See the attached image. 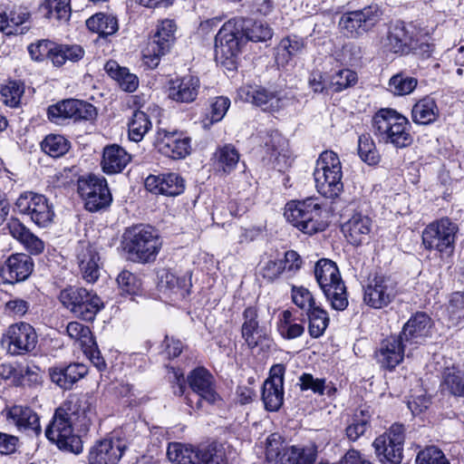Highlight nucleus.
<instances>
[{
	"label": "nucleus",
	"instance_id": "obj_1",
	"mask_svg": "<svg viewBox=\"0 0 464 464\" xmlns=\"http://www.w3.org/2000/svg\"><path fill=\"white\" fill-rule=\"evenodd\" d=\"M95 417L92 397L87 394L71 396L55 411L52 422L45 430V436L60 450L79 454L82 451V442L73 432L72 421H77L82 429L87 430Z\"/></svg>",
	"mask_w": 464,
	"mask_h": 464
},
{
	"label": "nucleus",
	"instance_id": "obj_2",
	"mask_svg": "<svg viewBox=\"0 0 464 464\" xmlns=\"http://www.w3.org/2000/svg\"><path fill=\"white\" fill-rule=\"evenodd\" d=\"M411 129L409 120L393 109H381L372 118V130L379 141L398 149L412 143Z\"/></svg>",
	"mask_w": 464,
	"mask_h": 464
},
{
	"label": "nucleus",
	"instance_id": "obj_3",
	"mask_svg": "<svg viewBox=\"0 0 464 464\" xmlns=\"http://www.w3.org/2000/svg\"><path fill=\"white\" fill-rule=\"evenodd\" d=\"M162 246V241L153 227L138 225L124 233V249L129 258L136 263L153 262Z\"/></svg>",
	"mask_w": 464,
	"mask_h": 464
},
{
	"label": "nucleus",
	"instance_id": "obj_4",
	"mask_svg": "<svg viewBox=\"0 0 464 464\" xmlns=\"http://www.w3.org/2000/svg\"><path fill=\"white\" fill-rule=\"evenodd\" d=\"M314 179L317 191L328 198H335L343 190L342 163L332 150L323 151L315 162Z\"/></svg>",
	"mask_w": 464,
	"mask_h": 464
},
{
	"label": "nucleus",
	"instance_id": "obj_5",
	"mask_svg": "<svg viewBox=\"0 0 464 464\" xmlns=\"http://www.w3.org/2000/svg\"><path fill=\"white\" fill-rule=\"evenodd\" d=\"M323 207L318 199L308 198L292 200L285 205V219L298 230L307 235L324 231L326 223L323 220Z\"/></svg>",
	"mask_w": 464,
	"mask_h": 464
},
{
	"label": "nucleus",
	"instance_id": "obj_6",
	"mask_svg": "<svg viewBox=\"0 0 464 464\" xmlns=\"http://www.w3.org/2000/svg\"><path fill=\"white\" fill-rule=\"evenodd\" d=\"M314 276L332 308L343 311L348 305V299L336 264L330 259H320L314 266Z\"/></svg>",
	"mask_w": 464,
	"mask_h": 464
},
{
	"label": "nucleus",
	"instance_id": "obj_7",
	"mask_svg": "<svg viewBox=\"0 0 464 464\" xmlns=\"http://www.w3.org/2000/svg\"><path fill=\"white\" fill-rule=\"evenodd\" d=\"M167 456L174 464H227L222 449L216 443L195 448L173 442L168 447Z\"/></svg>",
	"mask_w": 464,
	"mask_h": 464
},
{
	"label": "nucleus",
	"instance_id": "obj_8",
	"mask_svg": "<svg viewBox=\"0 0 464 464\" xmlns=\"http://www.w3.org/2000/svg\"><path fill=\"white\" fill-rule=\"evenodd\" d=\"M234 18L226 22L215 38V57L218 62L227 68L235 66L236 58L246 44Z\"/></svg>",
	"mask_w": 464,
	"mask_h": 464
},
{
	"label": "nucleus",
	"instance_id": "obj_9",
	"mask_svg": "<svg viewBox=\"0 0 464 464\" xmlns=\"http://www.w3.org/2000/svg\"><path fill=\"white\" fill-rule=\"evenodd\" d=\"M459 227L448 218L430 223L422 231V245L440 254L452 253Z\"/></svg>",
	"mask_w": 464,
	"mask_h": 464
},
{
	"label": "nucleus",
	"instance_id": "obj_10",
	"mask_svg": "<svg viewBox=\"0 0 464 464\" xmlns=\"http://www.w3.org/2000/svg\"><path fill=\"white\" fill-rule=\"evenodd\" d=\"M405 428L393 423L383 434L377 437L372 446L383 464H400L402 459Z\"/></svg>",
	"mask_w": 464,
	"mask_h": 464
},
{
	"label": "nucleus",
	"instance_id": "obj_11",
	"mask_svg": "<svg viewBox=\"0 0 464 464\" xmlns=\"http://www.w3.org/2000/svg\"><path fill=\"white\" fill-rule=\"evenodd\" d=\"M15 208L21 214L27 215L40 227H48L53 219L54 211L48 199L40 194L24 192L16 199Z\"/></svg>",
	"mask_w": 464,
	"mask_h": 464
},
{
	"label": "nucleus",
	"instance_id": "obj_12",
	"mask_svg": "<svg viewBox=\"0 0 464 464\" xmlns=\"http://www.w3.org/2000/svg\"><path fill=\"white\" fill-rule=\"evenodd\" d=\"M78 191L85 201V208L94 212L110 205L111 195L106 179L102 176L88 175L78 180Z\"/></svg>",
	"mask_w": 464,
	"mask_h": 464
},
{
	"label": "nucleus",
	"instance_id": "obj_13",
	"mask_svg": "<svg viewBox=\"0 0 464 464\" xmlns=\"http://www.w3.org/2000/svg\"><path fill=\"white\" fill-rule=\"evenodd\" d=\"M382 14L379 6L372 5L343 14L339 25L351 37H359L371 31L381 20Z\"/></svg>",
	"mask_w": 464,
	"mask_h": 464
},
{
	"label": "nucleus",
	"instance_id": "obj_14",
	"mask_svg": "<svg viewBox=\"0 0 464 464\" xmlns=\"http://www.w3.org/2000/svg\"><path fill=\"white\" fill-rule=\"evenodd\" d=\"M427 34V32L422 34L412 23L398 21L389 29L384 49L394 53H408L412 48L419 46L420 37Z\"/></svg>",
	"mask_w": 464,
	"mask_h": 464
},
{
	"label": "nucleus",
	"instance_id": "obj_15",
	"mask_svg": "<svg viewBox=\"0 0 464 464\" xmlns=\"http://www.w3.org/2000/svg\"><path fill=\"white\" fill-rule=\"evenodd\" d=\"M176 28V24L171 19H163L158 23L156 32L144 53L146 63L151 67L159 64L160 57L169 51L175 40Z\"/></svg>",
	"mask_w": 464,
	"mask_h": 464
},
{
	"label": "nucleus",
	"instance_id": "obj_16",
	"mask_svg": "<svg viewBox=\"0 0 464 464\" xmlns=\"http://www.w3.org/2000/svg\"><path fill=\"white\" fill-rule=\"evenodd\" d=\"M37 341L38 337L34 327L24 322L11 324L2 339L7 352L13 355L24 354L33 351Z\"/></svg>",
	"mask_w": 464,
	"mask_h": 464
},
{
	"label": "nucleus",
	"instance_id": "obj_17",
	"mask_svg": "<svg viewBox=\"0 0 464 464\" xmlns=\"http://www.w3.org/2000/svg\"><path fill=\"white\" fill-rule=\"evenodd\" d=\"M396 295L395 281L391 276L377 275L364 287L363 301L372 308L382 309L389 305Z\"/></svg>",
	"mask_w": 464,
	"mask_h": 464
},
{
	"label": "nucleus",
	"instance_id": "obj_18",
	"mask_svg": "<svg viewBox=\"0 0 464 464\" xmlns=\"http://www.w3.org/2000/svg\"><path fill=\"white\" fill-rule=\"evenodd\" d=\"M154 144L161 154L173 160L184 159L191 151L190 138L179 131L158 130Z\"/></svg>",
	"mask_w": 464,
	"mask_h": 464
},
{
	"label": "nucleus",
	"instance_id": "obj_19",
	"mask_svg": "<svg viewBox=\"0 0 464 464\" xmlns=\"http://www.w3.org/2000/svg\"><path fill=\"white\" fill-rule=\"evenodd\" d=\"M125 450V443L116 437L97 440L89 450L88 464H118Z\"/></svg>",
	"mask_w": 464,
	"mask_h": 464
},
{
	"label": "nucleus",
	"instance_id": "obj_20",
	"mask_svg": "<svg viewBox=\"0 0 464 464\" xmlns=\"http://www.w3.org/2000/svg\"><path fill=\"white\" fill-rule=\"evenodd\" d=\"M2 414L9 425L14 426L17 430L30 432L38 436L42 432L40 418L30 407L14 405L5 408Z\"/></svg>",
	"mask_w": 464,
	"mask_h": 464
},
{
	"label": "nucleus",
	"instance_id": "obj_21",
	"mask_svg": "<svg viewBox=\"0 0 464 464\" xmlns=\"http://www.w3.org/2000/svg\"><path fill=\"white\" fill-rule=\"evenodd\" d=\"M410 346L398 335H392L383 340L376 352V360L381 367L392 371L403 360L405 353Z\"/></svg>",
	"mask_w": 464,
	"mask_h": 464
},
{
	"label": "nucleus",
	"instance_id": "obj_22",
	"mask_svg": "<svg viewBox=\"0 0 464 464\" xmlns=\"http://www.w3.org/2000/svg\"><path fill=\"white\" fill-rule=\"evenodd\" d=\"M34 270L32 257L24 253L13 254L7 257L0 269L3 280L8 284L24 281Z\"/></svg>",
	"mask_w": 464,
	"mask_h": 464
},
{
	"label": "nucleus",
	"instance_id": "obj_23",
	"mask_svg": "<svg viewBox=\"0 0 464 464\" xmlns=\"http://www.w3.org/2000/svg\"><path fill=\"white\" fill-rule=\"evenodd\" d=\"M145 188L156 195L175 197L185 190V180L178 173L150 175L145 179Z\"/></svg>",
	"mask_w": 464,
	"mask_h": 464
},
{
	"label": "nucleus",
	"instance_id": "obj_24",
	"mask_svg": "<svg viewBox=\"0 0 464 464\" xmlns=\"http://www.w3.org/2000/svg\"><path fill=\"white\" fill-rule=\"evenodd\" d=\"M189 387L202 400L210 404L217 403L220 397L216 391L214 376L204 367H197L188 375Z\"/></svg>",
	"mask_w": 464,
	"mask_h": 464
},
{
	"label": "nucleus",
	"instance_id": "obj_25",
	"mask_svg": "<svg viewBox=\"0 0 464 464\" xmlns=\"http://www.w3.org/2000/svg\"><path fill=\"white\" fill-rule=\"evenodd\" d=\"M241 101L262 107L265 111H275L281 108L284 99L277 93L258 86H242L237 91Z\"/></svg>",
	"mask_w": 464,
	"mask_h": 464
},
{
	"label": "nucleus",
	"instance_id": "obj_26",
	"mask_svg": "<svg viewBox=\"0 0 464 464\" xmlns=\"http://www.w3.org/2000/svg\"><path fill=\"white\" fill-rule=\"evenodd\" d=\"M430 326L431 320L429 315L417 313L404 324L399 336L410 346V351H412L430 335Z\"/></svg>",
	"mask_w": 464,
	"mask_h": 464
},
{
	"label": "nucleus",
	"instance_id": "obj_27",
	"mask_svg": "<svg viewBox=\"0 0 464 464\" xmlns=\"http://www.w3.org/2000/svg\"><path fill=\"white\" fill-rule=\"evenodd\" d=\"M76 259L83 279L94 283L100 276V256L89 242L80 241L76 248Z\"/></svg>",
	"mask_w": 464,
	"mask_h": 464
},
{
	"label": "nucleus",
	"instance_id": "obj_28",
	"mask_svg": "<svg viewBox=\"0 0 464 464\" xmlns=\"http://www.w3.org/2000/svg\"><path fill=\"white\" fill-rule=\"evenodd\" d=\"M200 89V81L194 75L177 77L169 82L168 97L177 102H194Z\"/></svg>",
	"mask_w": 464,
	"mask_h": 464
},
{
	"label": "nucleus",
	"instance_id": "obj_29",
	"mask_svg": "<svg viewBox=\"0 0 464 464\" xmlns=\"http://www.w3.org/2000/svg\"><path fill=\"white\" fill-rule=\"evenodd\" d=\"M191 286L190 279L185 276H179L169 269L159 272L158 287L163 294L174 297L175 300L183 299L188 295Z\"/></svg>",
	"mask_w": 464,
	"mask_h": 464
},
{
	"label": "nucleus",
	"instance_id": "obj_30",
	"mask_svg": "<svg viewBox=\"0 0 464 464\" xmlns=\"http://www.w3.org/2000/svg\"><path fill=\"white\" fill-rule=\"evenodd\" d=\"M372 228V219L362 213H354L342 225V232L349 243L360 246L370 238Z\"/></svg>",
	"mask_w": 464,
	"mask_h": 464
},
{
	"label": "nucleus",
	"instance_id": "obj_31",
	"mask_svg": "<svg viewBox=\"0 0 464 464\" xmlns=\"http://www.w3.org/2000/svg\"><path fill=\"white\" fill-rule=\"evenodd\" d=\"M6 228L9 234L16 239L24 248L31 255H40L44 250V242L31 232L17 218H12L8 221Z\"/></svg>",
	"mask_w": 464,
	"mask_h": 464
},
{
	"label": "nucleus",
	"instance_id": "obj_32",
	"mask_svg": "<svg viewBox=\"0 0 464 464\" xmlns=\"http://www.w3.org/2000/svg\"><path fill=\"white\" fill-rule=\"evenodd\" d=\"M88 373V367L80 362L66 366L53 367L49 370L52 382L63 390H70L78 381Z\"/></svg>",
	"mask_w": 464,
	"mask_h": 464
},
{
	"label": "nucleus",
	"instance_id": "obj_33",
	"mask_svg": "<svg viewBox=\"0 0 464 464\" xmlns=\"http://www.w3.org/2000/svg\"><path fill=\"white\" fill-rule=\"evenodd\" d=\"M306 48L305 39L295 34L281 39L276 48V63L278 66H286L293 58L302 54Z\"/></svg>",
	"mask_w": 464,
	"mask_h": 464
},
{
	"label": "nucleus",
	"instance_id": "obj_34",
	"mask_svg": "<svg viewBox=\"0 0 464 464\" xmlns=\"http://www.w3.org/2000/svg\"><path fill=\"white\" fill-rule=\"evenodd\" d=\"M130 161V155L119 145L106 146L102 159V169L106 174L121 172Z\"/></svg>",
	"mask_w": 464,
	"mask_h": 464
},
{
	"label": "nucleus",
	"instance_id": "obj_35",
	"mask_svg": "<svg viewBox=\"0 0 464 464\" xmlns=\"http://www.w3.org/2000/svg\"><path fill=\"white\" fill-rule=\"evenodd\" d=\"M234 19L237 24H239L238 29L246 43L247 41L266 42L273 36V30L266 23L243 17H235Z\"/></svg>",
	"mask_w": 464,
	"mask_h": 464
},
{
	"label": "nucleus",
	"instance_id": "obj_36",
	"mask_svg": "<svg viewBox=\"0 0 464 464\" xmlns=\"http://www.w3.org/2000/svg\"><path fill=\"white\" fill-rule=\"evenodd\" d=\"M262 401L268 411H277L284 402V383L280 375L268 378L263 384Z\"/></svg>",
	"mask_w": 464,
	"mask_h": 464
},
{
	"label": "nucleus",
	"instance_id": "obj_37",
	"mask_svg": "<svg viewBox=\"0 0 464 464\" xmlns=\"http://www.w3.org/2000/svg\"><path fill=\"white\" fill-rule=\"evenodd\" d=\"M240 159L237 149L232 144L218 146L212 156L215 169L223 174L231 173Z\"/></svg>",
	"mask_w": 464,
	"mask_h": 464
},
{
	"label": "nucleus",
	"instance_id": "obj_38",
	"mask_svg": "<svg viewBox=\"0 0 464 464\" xmlns=\"http://www.w3.org/2000/svg\"><path fill=\"white\" fill-rule=\"evenodd\" d=\"M39 12L52 23H67L72 14L71 0H44Z\"/></svg>",
	"mask_w": 464,
	"mask_h": 464
},
{
	"label": "nucleus",
	"instance_id": "obj_39",
	"mask_svg": "<svg viewBox=\"0 0 464 464\" xmlns=\"http://www.w3.org/2000/svg\"><path fill=\"white\" fill-rule=\"evenodd\" d=\"M439 115L440 110L436 101L430 96L419 100L411 110V119L419 125L431 124L436 121Z\"/></svg>",
	"mask_w": 464,
	"mask_h": 464
},
{
	"label": "nucleus",
	"instance_id": "obj_40",
	"mask_svg": "<svg viewBox=\"0 0 464 464\" xmlns=\"http://www.w3.org/2000/svg\"><path fill=\"white\" fill-rule=\"evenodd\" d=\"M87 28L101 37L114 34L119 29L118 19L110 14L97 13L86 20Z\"/></svg>",
	"mask_w": 464,
	"mask_h": 464
},
{
	"label": "nucleus",
	"instance_id": "obj_41",
	"mask_svg": "<svg viewBox=\"0 0 464 464\" xmlns=\"http://www.w3.org/2000/svg\"><path fill=\"white\" fill-rule=\"evenodd\" d=\"M244 323L241 328L242 338L250 349H254L259 343V324L257 310L255 307H246L243 313Z\"/></svg>",
	"mask_w": 464,
	"mask_h": 464
},
{
	"label": "nucleus",
	"instance_id": "obj_42",
	"mask_svg": "<svg viewBox=\"0 0 464 464\" xmlns=\"http://www.w3.org/2000/svg\"><path fill=\"white\" fill-rule=\"evenodd\" d=\"M28 18L29 13L22 6L0 13V31L6 35L16 34L19 33V26Z\"/></svg>",
	"mask_w": 464,
	"mask_h": 464
},
{
	"label": "nucleus",
	"instance_id": "obj_43",
	"mask_svg": "<svg viewBox=\"0 0 464 464\" xmlns=\"http://www.w3.org/2000/svg\"><path fill=\"white\" fill-rule=\"evenodd\" d=\"M104 69L112 79L117 81L123 91L132 92L137 90L139 86L138 77L130 73L127 68L121 67L114 61H109L106 63Z\"/></svg>",
	"mask_w": 464,
	"mask_h": 464
},
{
	"label": "nucleus",
	"instance_id": "obj_44",
	"mask_svg": "<svg viewBox=\"0 0 464 464\" xmlns=\"http://www.w3.org/2000/svg\"><path fill=\"white\" fill-rule=\"evenodd\" d=\"M103 307L104 304L100 296L86 289L74 315L83 321L92 322Z\"/></svg>",
	"mask_w": 464,
	"mask_h": 464
},
{
	"label": "nucleus",
	"instance_id": "obj_45",
	"mask_svg": "<svg viewBox=\"0 0 464 464\" xmlns=\"http://www.w3.org/2000/svg\"><path fill=\"white\" fill-rule=\"evenodd\" d=\"M84 50L78 44H54L52 53V62L56 66H62L70 61H80L84 56Z\"/></svg>",
	"mask_w": 464,
	"mask_h": 464
},
{
	"label": "nucleus",
	"instance_id": "obj_46",
	"mask_svg": "<svg viewBox=\"0 0 464 464\" xmlns=\"http://www.w3.org/2000/svg\"><path fill=\"white\" fill-rule=\"evenodd\" d=\"M308 318V332L311 337H321L328 327L330 318L327 312L320 305H316L306 313Z\"/></svg>",
	"mask_w": 464,
	"mask_h": 464
},
{
	"label": "nucleus",
	"instance_id": "obj_47",
	"mask_svg": "<svg viewBox=\"0 0 464 464\" xmlns=\"http://www.w3.org/2000/svg\"><path fill=\"white\" fill-rule=\"evenodd\" d=\"M151 128L148 115L141 111H134L128 123V132L130 140L139 142Z\"/></svg>",
	"mask_w": 464,
	"mask_h": 464
},
{
	"label": "nucleus",
	"instance_id": "obj_48",
	"mask_svg": "<svg viewBox=\"0 0 464 464\" xmlns=\"http://www.w3.org/2000/svg\"><path fill=\"white\" fill-rule=\"evenodd\" d=\"M277 330L284 339L292 340L300 337L304 332V327L293 319V314L289 310H285L281 314Z\"/></svg>",
	"mask_w": 464,
	"mask_h": 464
},
{
	"label": "nucleus",
	"instance_id": "obj_49",
	"mask_svg": "<svg viewBox=\"0 0 464 464\" xmlns=\"http://www.w3.org/2000/svg\"><path fill=\"white\" fill-rule=\"evenodd\" d=\"M357 73L350 69H341L330 76L328 81L329 91L341 92L356 84Z\"/></svg>",
	"mask_w": 464,
	"mask_h": 464
},
{
	"label": "nucleus",
	"instance_id": "obj_50",
	"mask_svg": "<svg viewBox=\"0 0 464 464\" xmlns=\"http://www.w3.org/2000/svg\"><path fill=\"white\" fill-rule=\"evenodd\" d=\"M280 459L285 464H314L315 453L312 448L292 446L284 451Z\"/></svg>",
	"mask_w": 464,
	"mask_h": 464
},
{
	"label": "nucleus",
	"instance_id": "obj_51",
	"mask_svg": "<svg viewBox=\"0 0 464 464\" xmlns=\"http://www.w3.org/2000/svg\"><path fill=\"white\" fill-rule=\"evenodd\" d=\"M418 80L404 72L397 73L389 80V91L397 96L411 93L417 87Z\"/></svg>",
	"mask_w": 464,
	"mask_h": 464
},
{
	"label": "nucleus",
	"instance_id": "obj_52",
	"mask_svg": "<svg viewBox=\"0 0 464 464\" xmlns=\"http://www.w3.org/2000/svg\"><path fill=\"white\" fill-rule=\"evenodd\" d=\"M371 415L367 411L355 412L345 429L346 436L351 441H356L370 427Z\"/></svg>",
	"mask_w": 464,
	"mask_h": 464
},
{
	"label": "nucleus",
	"instance_id": "obj_53",
	"mask_svg": "<svg viewBox=\"0 0 464 464\" xmlns=\"http://www.w3.org/2000/svg\"><path fill=\"white\" fill-rule=\"evenodd\" d=\"M358 155L368 165L373 166L379 163L380 154L370 134L364 133L359 136Z\"/></svg>",
	"mask_w": 464,
	"mask_h": 464
},
{
	"label": "nucleus",
	"instance_id": "obj_54",
	"mask_svg": "<svg viewBox=\"0 0 464 464\" xmlns=\"http://www.w3.org/2000/svg\"><path fill=\"white\" fill-rule=\"evenodd\" d=\"M75 103V99H69L50 106L47 111L48 119L57 124L66 119L73 120Z\"/></svg>",
	"mask_w": 464,
	"mask_h": 464
},
{
	"label": "nucleus",
	"instance_id": "obj_55",
	"mask_svg": "<svg viewBox=\"0 0 464 464\" xmlns=\"http://www.w3.org/2000/svg\"><path fill=\"white\" fill-rule=\"evenodd\" d=\"M42 150L53 158L64 155L70 148L68 140L61 135H49L41 144Z\"/></svg>",
	"mask_w": 464,
	"mask_h": 464
},
{
	"label": "nucleus",
	"instance_id": "obj_56",
	"mask_svg": "<svg viewBox=\"0 0 464 464\" xmlns=\"http://www.w3.org/2000/svg\"><path fill=\"white\" fill-rule=\"evenodd\" d=\"M85 291L83 287L70 286L62 290L58 298L66 309L75 314Z\"/></svg>",
	"mask_w": 464,
	"mask_h": 464
},
{
	"label": "nucleus",
	"instance_id": "obj_57",
	"mask_svg": "<svg viewBox=\"0 0 464 464\" xmlns=\"http://www.w3.org/2000/svg\"><path fill=\"white\" fill-rule=\"evenodd\" d=\"M24 86L22 82L10 81L1 89L3 102L10 107H17L20 104Z\"/></svg>",
	"mask_w": 464,
	"mask_h": 464
},
{
	"label": "nucleus",
	"instance_id": "obj_58",
	"mask_svg": "<svg viewBox=\"0 0 464 464\" xmlns=\"http://www.w3.org/2000/svg\"><path fill=\"white\" fill-rule=\"evenodd\" d=\"M291 297L293 303L305 314L317 305L313 294L304 286L293 285Z\"/></svg>",
	"mask_w": 464,
	"mask_h": 464
},
{
	"label": "nucleus",
	"instance_id": "obj_59",
	"mask_svg": "<svg viewBox=\"0 0 464 464\" xmlns=\"http://www.w3.org/2000/svg\"><path fill=\"white\" fill-rule=\"evenodd\" d=\"M443 382L450 392L459 396L463 391L464 382H462L461 371L455 365L445 367L443 372Z\"/></svg>",
	"mask_w": 464,
	"mask_h": 464
},
{
	"label": "nucleus",
	"instance_id": "obj_60",
	"mask_svg": "<svg viewBox=\"0 0 464 464\" xmlns=\"http://www.w3.org/2000/svg\"><path fill=\"white\" fill-rule=\"evenodd\" d=\"M68 336L80 343L82 347L93 343V337L90 328L79 322H70L66 326Z\"/></svg>",
	"mask_w": 464,
	"mask_h": 464
},
{
	"label": "nucleus",
	"instance_id": "obj_61",
	"mask_svg": "<svg viewBox=\"0 0 464 464\" xmlns=\"http://www.w3.org/2000/svg\"><path fill=\"white\" fill-rule=\"evenodd\" d=\"M449 317L453 325L464 320V293L452 294L448 306Z\"/></svg>",
	"mask_w": 464,
	"mask_h": 464
},
{
	"label": "nucleus",
	"instance_id": "obj_62",
	"mask_svg": "<svg viewBox=\"0 0 464 464\" xmlns=\"http://www.w3.org/2000/svg\"><path fill=\"white\" fill-rule=\"evenodd\" d=\"M117 284L123 293L137 295L141 286V282L133 273L123 270L117 277Z\"/></svg>",
	"mask_w": 464,
	"mask_h": 464
},
{
	"label": "nucleus",
	"instance_id": "obj_63",
	"mask_svg": "<svg viewBox=\"0 0 464 464\" xmlns=\"http://www.w3.org/2000/svg\"><path fill=\"white\" fill-rule=\"evenodd\" d=\"M416 462L419 464H450L444 453L437 447H427L418 453Z\"/></svg>",
	"mask_w": 464,
	"mask_h": 464
},
{
	"label": "nucleus",
	"instance_id": "obj_64",
	"mask_svg": "<svg viewBox=\"0 0 464 464\" xmlns=\"http://www.w3.org/2000/svg\"><path fill=\"white\" fill-rule=\"evenodd\" d=\"M267 151L270 153V159L279 160L281 156L286 155V140L276 131L272 132L269 140L266 141Z\"/></svg>",
	"mask_w": 464,
	"mask_h": 464
}]
</instances>
